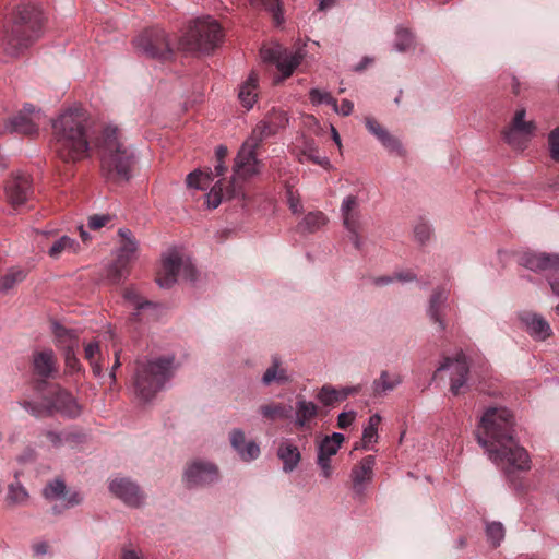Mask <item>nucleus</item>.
I'll return each instance as SVG.
<instances>
[{"instance_id": "1", "label": "nucleus", "mask_w": 559, "mask_h": 559, "mask_svg": "<svg viewBox=\"0 0 559 559\" xmlns=\"http://www.w3.org/2000/svg\"><path fill=\"white\" fill-rule=\"evenodd\" d=\"M476 439L486 450L489 460L503 466L511 487L518 492L523 491V481L516 473L531 469V457L514 437L512 413L507 407H488L480 417Z\"/></svg>"}, {"instance_id": "2", "label": "nucleus", "mask_w": 559, "mask_h": 559, "mask_svg": "<svg viewBox=\"0 0 559 559\" xmlns=\"http://www.w3.org/2000/svg\"><path fill=\"white\" fill-rule=\"evenodd\" d=\"M87 116L83 109L70 108L52 122L55 151L64 163L88 156Z\"/></svg>"}, {"instance_id": "3", "label": "nucleus", "mask_w": 559, "mask_h": 559, "mask_svg": "<svg viewBox=\"0 0 559 559\" xmlns=\"http://www.w3.org/2000/svg\"><path fill=\"white\" fill-rule=\"evenodd\" d=\"M102 176L110 182H128L136 163L133 148L122 139L121 130L116 126L104 128L97 142Z\"/></svg>"}, {"instance_id": "4", "label": "nucleus", "mask_w": 559, "mask_h": 559, "mask_svg": "<svg viewBox=\"0 0 559 559\" xmlns=\"http://www.w3.org/2000/svg\"><path fill=\"white\" fill-rule=\"evenodd\" d=\"M41 25L43 13L37 5L19 4L11 21L0 32V48L9 56H19L39 38Z\"/></svg>"}, {"instance_id": "5", "label": "nucleus", "mask_w": 559, "mask_h": 559, "mask_svg": "<svg viewBox=\"0 0 559 559\" xmlns=\"http://www.w3.org/2000/svg\"><path fill=\"white\" fill-rule=\"evenodd\" d=\"M173 369V356L138 361L133 379L135 395L143 402L152 401L171 379Z\"/></svg>"}, {"instance_id": "6", "label": "nucleus", "mask_w": 559, "mask_h": 559, "mask_svg": "<svg viewBox=\"0 0 559 559\" xmlns=\"http://www.w3.org/2000/svg\"><path fill=\"white\" fill-rule=\"evenodd\" d=\"M222 38V28L216 20L198 19L178 41V49L185 52H211Z\"/></svg>"}, {"instance_id": "7", "label": "nucleus", "mask_w": 559, "mask_h": 559, "mask_svg": "<svg viewBox=\"0 0 559 559\" xmlns=\"http://www.w3.org/2000/svg\"><path fill=\"white\" fill-rule=\"evenodd\" d=\"M133 46L138 53L150 59L166 61L174 56L168 34L158 27L143 31L133 39Z\"/></svg>"}, {"instance_id": "8", "label": "nucleus", "mask_w": 559, "mask_h": 559, "mask_svg": "<svg viewBox=\"0 0 559 559\" xmlns=\"http://www.w3.org/2000/svg\"><path fill=\"white\" fill-rule=\"evenodd\" d=\"M162 262L164 275L158 276L156 280L159 287L170 288L177 282L179 274L189 282L197 280V269L191 261H183L179 251L169 250L163 255Z\"/></svg>"}, {"instance_id": "9", "label": "nucleus", "mask_w": 559, "mask_h": 559, "mask_svg": "<svg viewBox=\"0 0 559 559\" xmlns=\"http://www.w3.org/2000/svg\"><path fill=\"white\" fill-rule=\"evenodd\" d=\"M259 174V160L257 158L255 150L242 144L239 150L234 164V175L230 185L226 188V193L229 198L237 194L236 185L237 179H248Z\"/></svg>"}, {"instance_id": "10", "label": "nucleus", "mask_w": 559, "mask_h": 559, "mask_svg": "<svg viewBox=\"0 0 559 559\" xmlns=\"http://www.w3.org/2000/svg\"><path fill=\"white\" fill-rule=\"evenodd\" d=\"M343 225L349 234V239L356 249L362 246L360 231H361V212L360 201L357 195H346L340 207Z\"/></svg>"}, {"instance_id": "11", "label": "nucleus", "mask_w": 559, "mask_h": 559, "mask_svg": "<svg viewBox=\"0 0 559 559\" xmlns=\"http://www.w3.org/2000/svg\"><path fill=\"white\" fill-rule=\"evenodd\" d=\"M448 369L452 370L450 392L457 396L464 392L463 389L467 388L469 362L466 355L460 352L454 358L445 357L436 373Z\"/></svg>"}, {"instance_id": "12", "label": "nucleus", "mask_w": 559, "mask_h": 559, "mask_svg": "<svg viewBox=\"0 0 559 559\" xmlns=\"http://www.w3.org/2000/svg\"><path fill=\"white\" fill-rule=\"evenodd\" d=\"M109 492L130 508L144 504L145 495L140 486L129 477H115L109 480Z\"/></svg>"}, {"instance_id": "13", "label": "nucleus", "mask_w": 559, "mask_h": 559, "mask_svg": "<svg viewBox=\"0 0 559 559\" xmlns=\"http://www.w3.org/2000/svg\"><path fill=\"white\" fill-rule=\"evenodd\" d=\"M183 477L190 488L206 486L217 481L218 468L213 463L198 460L188 465Z\"/></svg>"}, {"instance_id": "14", "label": "nucleus", "mask_w": 559, "mask_h": 559, "mask_svg": "<svg viewBox=\"0 0 559 559\" xmlns=\"http://www.w3.org/2000/svg\"><path fill=\"white\" fill-rule=\"evenodd\" d=\"M32 193V182L25 173L13 174L5 185V195L14 207L23 205Z\"/></svg>"}, {"instance_id": "15", "label": "nucleus", "mask_w": 559, "mask_h": 559, "mask_svg": "<svg viewBox=\"0 0 559 559\" xmlns=\"http://www.w3.org/2000/svg\"><path fill=\"white\" fill-rule=\"evenodd\" d=\"M47 400L51 416L59 413L64 417L75 418L81 414V408L73 395L60 386H55L51 397Z\"/></svg>"}, {"instance_id": "16", "label": "nucleus", "mask_w": 559, "mask_h": 559, "mask_svg": "<svg viewBox=\"0 0 559 559\" xmlns=\"http://www.w3.org/2000/svg\"><path fill=\"white\" fill-rule=\"evenodd\" d=\"M518 319L525 331L536 341H545L552 334L550 324L536 312L520 311L518 312Z\"/></svg>"}, {"instance_id": "17", "label": "nucleus", "mask_w": 559, "mask_h": 559, "mask_svg": "<svg viewBox=\"0 0 559 559\" xmlns=\"http://www.w3.org/2000/svg\"><path fill=\"white\" fill-rule=\"evenodd\" d=\"M367 130L392 154L400 157L405 155V150L401 141L393 136L384 127H382L374 118L367 117L365 119Z\"/></svg>"}, {"instance_id": "18", "label": "nucleus", "mask_w": 559, "mask_h": 559, "mask_svg": "<svg viewBox=\"0 0 559 559\" xmlns=\"http://www.w3.org/2000/svg\"><path fill=\"white\" fill-rule=\"evenodd\" d=\"M374 464V456L368 455L359 462L358 466L352 469L350 477L355 498H361L364 496L366 489L365 484L371 481Z\"/></svg>"}, {"instance_id": "19", "label": "nucleus", "mask_w": 559, "mask_h": 559, "mask_svg": "<svg viewBox=\"0 0 559 559\" xmlns=\"http://www.w3.org/2000/svg\"><path fill=\"white\" fill-rule=\"evenodd\" d=\"M38 124L23 112L0 121V134L20 133L24 135H35L38 133Z\"/></svg>"}, {"instance_id": "20", "label": "nucleus", "mask_w": 559, "mask_h": 559, "mask_svg": "<svg viewBox=\"0 0 559 559\" xmlns=\"http://www.w3.org/2000/svg\"><path fill=\"white\" fill-rule=\"evenodd\" d=\"M276 455L283 464V472L286 474L294 472L301 461L299 448L288 438H284L280 441Z\"/></svg>"}, {"instance_id": "21", "label": "nucleus", "mask_w": 559, "mask_h": 559, "mask_svg": "<svg viewBox=\"0 0 559 559\" xmlns=\"http://www.w3.org/2000/svg\"><path fill=\"white\" fill-rule=\"evenodd\" d=\"M448 299L449 290L444 287H438L433 290L427 309L429 319L437 323L441 331L447 328L443 320V310L448 307Z\"/></svg>"}, {"instance_id": "22", "label": "nucleus", "mask_w": 559, "mask_h": 559, "mask_svg": "<svg viewBox=\"0 0 559 559\" xmlns=\"http://www.w3.org/2000/svg\"><path fill=\"white\" fill-rule=\"evenodd\" d=\"M33 370L43 380L55 378L58 369L53 350L48 348L35 353L33 356Z\"/></svg>"}, {"instance_id": "23", "label": "nucleus", "mask_w": 559, "mask_h": 559, "mask_svg": "<svg viewBox=\"0 0 559 559\" xmlns=\"http://www.w3.org/2000/svg\"><path fill=\"white\" fill-rule=\"evenodd\" d=\"M361 391V385L343 386L335 389L332 385H323L318 394L317 400L324 406H334V404L345 401L349 395L357 394Z\"/></svg>"}, {"instance_id": "24", "label": "nucleus", "mask_w": 559, "mask_h": 559, "mask_svg": "<svg viewBox=\"0 0 559 559\" xmlns=\"http://www.w3.org/2000/svg\"><path fill=\"white\" fill-rule=\"evenodd\" d=\"M319 414L318 405L308 401L302 396L297 397L295 413L293 415V424L296 428H310L311 421L316 419Z\"/></svg>"}, {"instance_id": "25", "label": "nucleus", "mask_w": 559, "mask_h": 559, "mask_svg": "<svg viewBox=\"0 0 559 559\" xmlns=\"http://www.w3.org/2000/svg\"><path fill=\"white\" fill-rule=\"evenodd\" d=\"M118 236L121 240L116 250V259H118L119 262L124 261L127 263H131L139 249V242L129 228H120L118 230Z\"/></svg>"}, {"instance_id": "26", "label": "nucleus", "mask_w": 559, "mask_h": 559, "mask_svg": "<svg viewBox=\"0 0 559 559\" xmlns=\"http://www.w3.org/2000/svg\"><path fill=\"white\" fill-rule=\"evenodd\" d=\"M123 298L133 305L134 312L131 313L129 320L131 322H140L143 320L142 318V311L148 310V309H156L157 304H154L150 300L143 299L134 288H126L123 293Z\"/></svg>"}, {"instance_id": "27", "label": "nucleus", "mask_w": 559, "mask_h": 559, "mask_svg": "<svg viewBox=\"0 0 559 559\" xmlns=\"http://www.w3.org/2000/svg\"><path fill=\"white\" fill-rule=\"evenodd\" d=\"M258 75L252 72L248 79L240 85L238 97L242 106L249 110L257 103Z\"/></svg>"}, {"instance_id": "28", "label": "nucleus", "mask_w": 559, "mask_h": 559, "mask_svg": "<svg viewBox=\"0 0 559 559\" xmlns=\"http://www.w3.org/2000/svg\"><path fill=\"white\" fill-rule=\"evenodd\" d=\"M259 412L264 418L271 421L293 418V406L284 403L272 402L261 405Z\"/></svg>"}, {"instance_id": "29", "label": "nucleus", "mask_w": 559, "mask_h": 559, "mask_svg": "<svg viewBox=\"0 0 559 559\" xmlns=\"http://www.w3.org/2000/svg\"><path fill=\"white\" fill-rule=\"evenodd\" d=\"M402 383L400 374H390L389 371L383 370L380 377L372 382V392L374 396H384L393 391Z\"/></svg>"}, {"instance_id": "30", "label": "nucleus", "mask_w": 559, "mask_h": 559, "mask_svg": "<svg viewBox=\"0 0 559 559\" xmlns=\"http://www.w3.org/2000/svg\"><path fill=\"white\" fill-rule=\"evenodd\" d=\"M263 385H270L273 382L277 384H285L289 382V377L287 374L286 369L281 367V361L278 357H273L272 366L269 367L262 376L261 379Z\"/></svg>"}, {"instance_id": "31", "label": "nucleus", "mask_w": 559, "mask_h": 559, "mask_svg": "<svg viewBox=\"0 0 559 559\" xmlns=\"http://www.w3.org/2000/svg\"><path fill=\"white\" fill-rule=\"evenodd\" d=\"M547 254L546 252H524L520 259L519 263L523 267L535 272H545L546 263H547Z\"/></svg>"}, {"instance_id": "32", "label": "nucleus", "mask_w": 559, "mask_h": 559, "mask_svg": "<svg viewBox=\"0 0 559 559\" xmlns=\"http://www.w3.org/2000/svg\"><path fill=\"white\" fill-rule=\"evenodd\" d=\"M130 274V263L124 261L119 262L118 259L108 264L106 269V280L110 284H121L123 283Z\"/></svg>"}, {"instance_id": "33", "label": "nucleus", "mask_w": 559, "mask_h": 559, "mask_svg": "<svg viewBox=\"0 0 559 559\" xmlns=\"http://www.w3.org/2000/svg\"><path fill=\"white\" fill-rule=\"evenodd\" d=\"M328 222L324 213L320 211L309 212L305 215L297 228L301 233L312 234L323 227Z\"/></svg>"}, {"instance_id": "34", "label": "nucleus", "mask_w": 559, "mask_h": 559, "mask_svg": "<svg viewBox=\"0 0 559 559\" xmlns=\"http://www.w3.org/2000/svg\"><path fill=\"white\" fill-rule=\"evenodd\" d=\"M343 441L344 436L341 432H333L331 436H325L319 443L318 455L332 457L337 453Z\"/></svg>"}, {"instance_id": "35", "label": "nucleus", "mask_w": 559, "mask_h": 559, "mask_svg": "<svg viewBox=\"0 0 559 559\" xmlns=\"http://www.w3.org/2000/svg\"><path fill=\"white\" fill-rule=\"evenodd\" d=\"M275 131L267 124L266 120L263 118L252 130L251 135L243 143L247 146H250L254 150L267 138L275 135Z\"/></svg>"}, {"instance_id": "36", "label": "nucleus", "mask_w": 559, "mask_h": 559, "mask_svg": "<svg viewBox=\"0 0 559 559\" xmlns=\"http://www.w3.org/2000/svg\"><path fill=\"white\" fill-rule=\"evenodd\" d=\"M525 108L518 109L514 114L511 124L507 129L516 131L526 136H532L536 130V124L534 121H525Z\"/></svg>"}, {"instance_id": "37", "label": "nucleus", "mask_w": 559, "mask_h": 559, "mask_svg": "<svg viewBox=\"0 0 559 559\" xmlns=\"http://www.w3.org/2000/svg\"><path fill=\"white\" fill-rule=\"evenodd\" d=\"M282 56L276 61L275 66L281 71L284 79L290 76L294 70L300 63V56L297 53L290 52L287 49H284L281 53Z\"/></svg>"}, {"instance_id": "38", "label": "nucleus", "mask_w": 559, "mask_h": 559, "mask_svg": "<svg viewBox=\"0 0 559 559\" xmlns=\"http://www.w3.org/2000/svg\"><path fill=\"white\" fill-rule=\"evenodd\" d=\"M79 247L80 246L75 239L62 236L51 245L48 250V254L52 259H58L63 252L75 253L79 250Z\"/></svg>"}, {"instance_id": "39", "label": "nucleus", "mask_w": 559, "mask_h": 559, "mask_svg": "<svg viewBox=\"0 0 559 559\" xmlns=\"http://www.w3.org/2000/svg\"><path fill=\"white\" fill-rule=\"evenodd\" d=\"M26 278V272L22 269L12 267L0 278V293H9L16 284Z\"/></svg>"}, {"instance_id": "40", "label": "nucleus", "mask_w": 559, "mask_h": 559, "mask_svg": "<svg viewBox=\"0 0 559 559\" xmlns=\"http://www.w3.org/2000/svg\"><path fill=\"white\" fill-rule=\"evenodd\" d=\"M264 119L272 128V130L275 131V133H278L281 130L285 129L289 122L287 112L276 108H272L270 111H267Z\"/></svg>"}, {"instance_id": "41", "label": "nucleus", "mask_w": 559, "mask_h": 559, "mask_svg": "<svg viewBox=\"0 0 559 559\" xmlns=\"http://www.w3.org/2000/svg\"><path fill=\"white\" fill-rule=\"evenodd\" d=\"M27 500L28 492L17 479L8 486L7 501L10 504H24Z\"/></svg>"}, {"instance_id": "42", "label": "nucleus", "mask_w": 559, "mask_h": 559, "mask_svg": "<svg viewBox=\"0 0 559 559\" xmlns=\"http://www.w3.org/2000/svg\"><path fill=\"white\" fill-rule=\"evenodd\" d=\"M414 44L413 33L403 26H397L395 31L394 49L399 52L407 51Z\"/></svg>"}, {"instance_id": "43", "label": "nucleus", "mask_w": 559, "mask_h": 559, "mask_svg": "<svg viewBox=\"0 0 559 559\" xmlns=\"http://www.w3.org/2000/svg\"><path fill=\"white\" fill-rule=\"evenodd\" d=\"M22 408L36 418L50 417L51 408H49L48 400L45 399L44 403H37L32 401H22L19 403Z\"/></svg>"}, {"instance_id": "44", "label": "nucleus", "mask_w": 559, "mask_h": 559, "mask_svg": "<svg viewBox=\"0 0 559 559\" xmlns=\"http://www.w3.org/2000/svg\"><path fill=\"white\" fill-rule=\"evenodd\" d=\"M506 531L501 522H490L486 524V536L492 547L500 546L504 539Z\"/></svg>"}, {"instance_id": "45", "label": "nucleus", "mask_w": 559, "mask_h": 559, "mask_svg": "<svg viewBox=\"0 0 559 559\" xmlns=\"http://www.w3.org/2000/svg\"><path fill=\"white\" fill-rule=\"evenodd\" d=\"M66 483L60 478H56L45 486L43 495L48 500L60 499L66 496Z\"/></svg>"}, {"instance_id": "46", "label": "nucleus", "mask_w": 559, "mask_h": 559, "mask_svg": "<svg viewBox=\"0 0 559 559\" xmlns=\"http://www.w3.org/2000/svg\"><path fill=\"white\" fill-rule=\"evenodd\" d=\"M212 180V170L204 173L200 169H195L187 175L186 183L189 188L205 190L206 188L202 185V182Z\"/></svg>"}, {"instance_id": "47", "label": "nucleus", "mask_w": 559, "mask_h": 559, "mask_svg": "<svg viewBox=\"0 0 559 559\" xmlns=\"http://www.w3.org/2000/svg\"><path fill=\"white\" fill-rule=\"evenodd\" d=\"M531 136H526L516 131H511L506 129L503 131V140L508 143L512 148L518 151H523L527 147V143Z\"/></svg>"}, {"instance_id": "48", "label": "nucleus", "mask_w": 559, "mask_h": 559, "mask_svg": "<svg viewBox=\"0 0 559 559\" xmlns=\"http://www.w3.org/2000/svg\"><path fill=\"white\" fill-rule=\"evenodd\" d=\"M309 98L313 105L325 104L331 106L333 110H338L337 100L329 92L321 91L319 88H311L309 92Z\"/></svg>"}, {"instance_id": "49", "label": "nucleus", "mask_w": 559, "mask_h": 559, "mask_svg": "<svg viewBox=\"0 0 559 559\" xmlns=\"http://www.w3.org/2000/svg\"><path fill=\"white\" fill-rule=\"evenodd\" d=\"M301 153L306 159L324 168L330 167V159L326 156H321L319 154V150L314 146L313 142H306Z\"/></svg>"}, {"instance_id": "50", "label": "nucleus", "mask_w": 559, "mask_h": 559, "mask_svg": "<svg viewBox=\"0 0 559 559\" xmlns=\"http://www.w3.org/2000/svg\"><path fill=\"white\" fill-rule=\"evenodd\" d=\"M252 5L263 7L266 11L273 14L277 25L283 22V13L280 0H249Z\"/></svg>"}, {"instance_id": "51", "label": "nucleus", "mask_w": 559, "mask_h": 559, "mask_svg": "<svg viewBox=\"0 0 559 559\" xmlns=\"http://www.w3.org/2000/svg\"><path fill=\"white\" fill-rule=\"evenodd\" d=\"M226 195L228 199H230L227 193L223 192V185L222 181L218 180L210 190V192L206 194V203L209 209H216L222 203L223 197Z\"/></svg>"}, {"instance_id": "52", "label": "nucleus", "mask_w": 559, "mask_h": 559, "mask_svg": "<svg viewBox=\"0 0 559 559\" xmlns=\"http://www.w3.org/2000/svg\"><path fill=\"white\" fill-rule=\"evenodd\" d=\"M547 146L550 159L559 163V127H556L548 133Z\"/></svg>"}, {"instance_id": "53", "label": "nucleus", "mask_w": 559, "mask_h": 559, "mask_svg": "<svg viewBox=\"0 0 559 559\" xmlns=\"http://www.w3.org/2000/svg\"><path fill=\"white\" fill-rule=\"evenodd\" d=\"M261 451L259 444L251 440L248 441L242 450H239V456L245 462H251L259 457Z\"/></svg>"}, {"instance_id": "54", "label": "nucleus", "mask_w": 559, "mask_h": 559, "mask_svg": "<svg viewBox=\"0 0 559 559\" xmlns=\"http://www.w3.org/2000/svg\"><path fill=\"white\" fill-rule=\"evenodd\" d=\"M52 331L59 341L76 342L78 335L74 330L67 329L59 322L52 323Z\"/></svg>"}, {"instance_id": "55", "label": "nucleus", "mask_w": 559, "mask_h": 559, "mask_svg": "<svg viewBox=\"0 0 559 559\" xmlns=\"http://www.w3.org/2000/svg\"><path fill=\"white\" fill-rule=\"evenodd\" d=\"M285 48H283L281 45H274L270 47H263L260 51L261 58L264 62L270 63H276L278 61V58L282 56Z\"/></svg>"}, {"instance_id": "56", "label": "nucleus", "mask_w": 559, "mask_h": 559, "mask_svg": "<svg viewBox=\"0 0 559 559\" xmlns=\"http://www.w3.org/2000/svg\"><path fill=\"white\" fill-rule=\"evenodd\" d=\"M431 227L426 222H418L414 227V237L420 243L425 245L431 237Z\"/></svg>"}, {"instance_id": "57", "label": "nucleus", "mask_w": 559, "mask_h": 559, "mask_svg": "<svg viewBox=\"0 0 559 559\" xmlns=\"http://www.w3.org/2000/svg\"><path fill=\"white\" fill-rule=\"evenodd\" d=\"M229 439L233 449L239 454V450H242L247 443L243 430L239 428L233 429Z\"/></svg>"}, {"instance_id": "58", "label": "nucleus", "mask_w": 559, "mask_h": 559, "mask_svg": "<svg viewBox=\"0 0 559 559\" xmlns=\"http://www.w3.org/2000/svg\"><path fill=\"white\" fill-rule=\"evenodd\" d=\"M111 221L109 214H94L88 217L87 226L90 229L97 230Z\"/></svg>"}, {"instance_id": "59", "label": "nucleus", "mask_w": 559, "mask_h": 559, "mask_svg": "<svg viewBox=\"0 0 559 559\" xmlns=\"http://www.w3.org/2000/svg\"><path fill=\"white\" fill-rule=\"evenodd\" d=\"M66 366L71 371H78L80 369V361L76 358L75 352L71 345H69L64 353Z\"/></svg>"}, {"instance_id": "60", "label": "nucleus", "mask_w": 559, "mask_h": 559, "mask_svg": "<svg viewBox=\"0 0 559 559\" xmlns=\"http://www.w3.org/2000/svg\"><path fill=\"white\" fill-rule=\"evenodd\" d=\"M378 439V430L371 427H365L362 431V448L365 450H370L369 444L376 442Z\"/></svg>"}, {"instance_id": "61", "label": "nucleus", "mask_w": 559, "mask_h": 559, "mask_svg": "<svg viewBox=\"0 0 559 559\" xmlns=\"http://www.w3.org/2000/svg\"><path fill=\"white\" fill-rule=\"evenodd\" d=\"M317 464L321 469V476L324 478H330L332 475L331 457L318 455Z\"/></svg>"}, {"instance_id": "62", "label": "nucleus", "mask_w": 559, "mask_h": 559, "mask_svg": "<svg viewBox=\"0 0 559 559\" xmlns=\"http://www.w3.org/2000/svg\"><path fill=\"white\" fill-rule=\"evenodd\" d=\"M355 417H356L355 411L342 412L337 416V426L341 429H346L347 427H349L352 425Z\"/></svg>"}, {"instance_id": "63", "label": "nucleus", "mask_w": 559, "mask_h": 559, "mask_svg": "<svg viewBox=\"0 0 559 559\" xmlns=\"http://www.w3.org/2000/svg\"><path fill=\"white\" fill-rule=\"evenodd\" d=\"M287 202H288V205H289V209L290 211L294 213V214H299L301 211H302V205L300 203V200L298 197H296L294 194V192L292 191V189H288L287 190Z\"/></svg>"}, {"instance_id": "64", "label": "nucleus", "mask_w": 559, "mask_h": 559, "mask_svg": "<svg viewBox=\"0 0 559 559\" xmlns=\"http://www.w3.org/2000/svg\"><path fill=\"white\" fill-rule=\"evenodd\" d=\"M546 271L554 275L559 272V253H548Z\"/></svg>"}]
</instances>
